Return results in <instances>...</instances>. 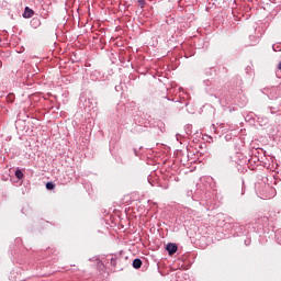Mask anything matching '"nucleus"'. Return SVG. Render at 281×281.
<instances>
[{"label": "nucleus", "instance_id": "obj_1", "mask_svg": "<svg viewBox=\"0 0 281 281\" xmlns=\"http://www.w3.org/2000/svg\"><path fill=\"white\" fill-rule=\"evenodd\" d=\"M166 249H167L169 256H173V254H177V250L179 249V247L177 246V244L169 243L166 246Z\"/></svg>", "mask_w": 281, "mask_h": 281}, {"label": "nucleus", "instance_id": "obj_2", "mask_svg": "<svg viewBox=\"0 0 281 281\" xmlns=\"http://www.w3.org/2000/svg\"><path fill=\"white\" fill-rule=\"evenodd\" d=\"M32 16H34V10L30 9V7H25L23 18L32 19Z\"/></svg>", "mask_w": 281, "mask_h": 281}, {"label": "nucleus", "instance_id": "obj_3", "mask_svg": "<svg viewBox=\"0 0 281 281\" xmlns=\"http://www.w3.org/2000/svg\"><path fill=\"white\" fill-rule=\"evenodd\" d=\"M133 267H134V269H142V259H139V258L134 259Z\"/></svg>", "mask_w": 281, "mask_h": 281}, {"label": "nucleus", "instance_id": "obj_4", "mask_svg": "<svg viewBox=\"0 0 281 281\" xmlns=\"http://www.w3.org/2000/svg\"><path fill=\"white\" fill-rule=\"evenodd\" d=\"M15 177H16V179H23L25 177V175L23 173V171L21 169H16Z\"/></svg>", "mask_w": 281, "mask_h": 281}, {"label": "nucleus", "instance_id": "obj_5", "mask_svg": "<svg viewBox=\"0 0 281 281\" xmlns=\"http://www.w3.org/2000/svg\"><path fill=\"white\" fill-rule=\"evenodd\" d=\"M249 38H250V41H252V42L250 43L251 46L258 45V41H259L258 37H256V36H254V35H250Z\"/></svg>", "mask_w": 281, "mask_h": 281}, {"label": "nucleus", "instance_id": "obj_6", "mask_svg": "<svg viewBox=\"0 0 281 281\" xmlns=\"http://www.w3.org/2000/svg\"><path fill=\"white\" fill-rule=\"evenodd\" d=\"M117 260H120V259L113 258V257L110 259V265H111V267H114V269H115V267H117Z\"/></svg>", "mask_w": 281, "mask_h": 281}, {"label": "nucleus", "instance_id": "obj_7", "mask_svg": "<svg viewBox=\"0 0 281 281\" xmlns=\"http://www.w3.org/2000/svg\"><path fill=\"white\" fill-rule=\"evenodd\" d=\"M54 188H56V184H54V182L46 183V190H54Z\"/></svg>", "mask_w": 281, "mask_h": 281}, {"label": "nucleus", "instance_id": "obj_8", "mask_svg": "<svg viewBox=\"0 0 281 281\" xmlns=\"http://www.w3.org/2000/svg\"><path fill=\"white\" fill-rule=\"evenodd\" d=\"M139 7L145 8L146 5V0H138Z\"/></svg>", "mask_w": 281, "mask_h": 281}, {"label": "nucleus", "instance_id": "obj_9", "mask_svg": "<svg viewBox=\"0 0 281 281\" xmlns=\"http://www.w3.org/2000/svg\"><path fill=\"white\" fill-rule=\"evenodd\" d=\"M273 52H280V49L276 48V45L272 46Z\"/></svg>", "mask_w": 281, "mask_h": 281}, {"label": "nucleus", "instance_id": "obj_10", "mask_svg": "<svg viewBox=\"0 0 281 281\" xmlns=\"http://www.w3.org/2000/svg\"><path fill=\"white\" fill-rule=\"evenodd\" d=\"M47 16H49V14L48 13H44L43 19H47Z\"/></svg>", "mask_w": 281, "mask_h": 281}, {"label": "nucleus", "instance_id": "obj_11", "mask_svg": "<svg viewBox=\"0 0 281 281\" xmlns=\"http://www.w3.org/2000/svg\"><path fill=\"white\" fill-rule=\"evenodd\" d=\"M278 69L281 71V61L278 64Z\"/></svg>", "mask_w": 281, "mask_h": 281}, {"label": "nucleus", "instance_id": "obj_12", "mask_svg": "<svg viewBox=\"0 0 281 281\" xmlns=\"http://www.w3.org/2000/svg\"><path fill=\"white\" fill-rule=\"evenodd\" d=\"M269 190H271V192H273V188H269Z\"/></svg>", "mask_w": 281, "mask_h": 281}, {"label": "nucleus", "instance_id": "obj_13", "mask_svg": "<svg viewBox=\"0 0 281 281\" xmlns=\"http://www.w3.org/2000/svg\"><path fill=\"white\" fill-rule=\"evenodd\" d=\"M0 66H1V60H0Z\"/></svg>", "mask_w": 281, "mask_h": 281}]
</instances>
